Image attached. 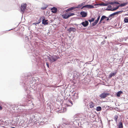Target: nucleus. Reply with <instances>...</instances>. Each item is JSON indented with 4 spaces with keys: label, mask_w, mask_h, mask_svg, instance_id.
I'll list each match as a JSON object with an SVG mask.
<instances>
[{
    "label": "nucleus",
    "mask_w": 128,
    "mask_h": 128,
    "mask_svg": "<svg viewBox=\"0 0 128 128\" xmlns=\"http://www.w3.org/2000/svg\"><path fill=\"white\" fill-rule=\"evenodd\" d=\"M123 12V11L122 10H121V11H119L114 12V13H113L110 14L108 18H110L111 16H114V15H117L119 13H121Z\"/></svg>",
    "instance_id": "nucleus-6"
},
{
    "label": "nucleus",
    "mask_w": 128,
    "mask_h": 128,
    "mask_svg": "<svg viewBox=\"0 0 128 128\" xmlns=\"http://www.w3.org/2000/svg\"><path fill=\"white\" fill-rule=\"evenodd\" d=\"M69 103L70 104H67V106H71L73 105L72 102V101L70 102Z\"/></svg>",
    "instance_id": "nucleus-26"
},
{
    "label": "nucleus",
    "mask_w": 128,
    "mask_h": 128,
    "mask_svg": "<svg viewBox=\"0 0 128 128\" xmlns=\"http://www.w3.org/2000/svg\"><path fill=\"white\" fill-rule=\"evenodd\" d=\"M31 97V96H30L29 95V97H28V98H24L25 99L24 100L26 102V104L22 105V106H28L33 105V103L32 102V101L30 98Z\"/></svg>",
    "instance_id": "nucleus-2"
},
{
    "label": "nucleus",
    "mask_w": 128,
    "mask_h": 128,
    "mask_svg": "<svg viewBox=\"0 0 128 128\" xmlns=\"http://www.w3.org/2000/svg\"><path fill=\"white\" fill-rule=\"evenodd\" d=\"M109 94L108 92H104L100 95V96L102 98H106L107 96L109 95Z\"/></svg>",
    "instance_id": "nucleus-5"
},
{
    "label": "nucleus",
    "mask_w": 128,
    "mask_h": 128,
    "mask_svg": "<svg viewBox=\"0 0 128 128\" xmlns=\"http://www.w3.org/2000/svg\"><path fill=\"white\" fill-rule=\"evenodd\" d=\"M80 14L82 16V17H85L87 15V13L84 12H81Z\"/></svg>",
    "instance_id": "nucleus-11"
},
{
    "label": "nucleus",
    "mask_w": 128,
    "mask_h": 128,
    "mask_svg": "<svg viewBox=\"0 0 128 128\" xmlns=\"http://www.w3.org/2000/svg\"><path fill=\"white\" fill-rule=\"evenodd\" d=\"M25 38H26V39H27L28 40V38L27 37H26Z\"/></svg>",
    "instance_id": "nucleus-43"
},
{
    "label": "nucleus",
    "mask_w": 128,
    "mask_h": 128,
    "mask_svg": "<svg viewBox=\"0 0 128 128\" xmlns=\"http://www.w3.org/2000/svg\"><path fill=\"white\" fill-rule=\"evenodd\" d=\"M98 4L100 6H106L108 5V4H104V2H103L102 3Z\"/></svg>",
    "instance_id": "nucleus-23"
},
{
    "label": "nucleus",
    "mask_w": 128,
    "mask_h": 128,
    "mask_svg": "<svg viewBox=\"0 0 128 128\" xmlns=\"http://www.w3.org/2000/svg\"><path fill=\"white\" fill-rule=\"evenodd\" d=\"M66 108L64 107L62 108L61 109V112H64L66 111Z\"/></svg>",
    "instance_id": "nucleus-21"
},
{
    "label": "nucleus",
    "mask_w": 128,
    "mask_h": 128,
    "mask_svg": "<svg viewBox=\"0 0 128 128\" xmlns=\"http://www.w3.org/2000/svg\"><path fill=\"white\" fill-rule=\"evenodd\" d=\"M106 38H107V37H105V38L106 39Z\"/></svg>",
    "instance_id": "nucleus-47"
},
{
    "label": "nucleus",
    "mask_w": 128,
    "mask_h": 128,
    "mask_svg": "<svg viewBox=\"0 0 128 128\" xmlns=\"http://www.w3.org/2000/svg\"><path fill=\"white\" fill-rule=\"evenodd\" d=\"M123 92L122 91H119L118 92L116 95L118 97H120V94H122Z\"/></svg>",
    "instance_id": "nucleus-20"
},
{
    "label": "nucleus",
    "mask_w": 128,
    "mask_h": 128,
    "mask_svg": "<svg viewBox=\"0 0 128 128\" xmlns=\"http://www.w3.org/2000/svg\"><path fill=\"white\" fill-rule=\"evenodd\" d=\"M114 4H119L120 3L119 2H117L116 1H114L113 2H109L108 3V5L109 4H111V5H113Z\"/></svg>",
    "instance_id": "nucleus-15"
},
{
    "label": "nucleus",
    "mask_w": 128,
    "mask_h": 128,
    "mask_svg": "<svg viewBox=\"0 0 128 128\" xmlns=\"http://www.w3.org/2000/svg\"><path fill=\"white\" fill-rule=\"evenodd\" d=\"M46 8V7H44V8H42V9L43 10H44Z\"/></svg>",
    "instance_id": "nucleus-41"
},
{
    "label": "nucleus",
    "mask_w": 128,
    "mask_h": 128,
    "mask_svg": "<svg viewBox=\"0 0 128 128\" xmlns=\"http://www.w3.org/2000/svg\"><path fill=\"white\" fill-rule=\"evenodd\" d=\"M12 30V29H11V30Z\"/></svg>",
    "instance_id": "nucleus-49"
},
{
    "label": "nucleus",
    "mask_w": 128,
    "mask_h": 128,
    "mask_svg": "<svg viewBox=\"0 0 128 128\" xmlns=\"http://www.w3.org/2000/svg\"><path fill=\"white\" fill-rule=\"evenodd\" d=\"M94 20V18H92L91 20H88L91 23V22L93 21Z\"/></svg>",
    "instance_id": "nucleus-32"
},
{
    "label": "nucleus",
    "mask_w": 128,
    "mask_h": 128,
    "mask_svg": "<svg viewBox=\"0 0 128 128\" xmlns=\"http://www.w3.org/2000/svg\"><path fill=\"white\" fill-rule=\"evenodd\" d=\"M88 22L87 20H85V22H83L80 24H82L84 27H86L88 24Z\"/></svg>",
    "instance_id": "nucleus-7"
},
{
    "label": "nucleus",
    "mask_w": 128,
    "mask_h": 128,
    "mask_svg": "<svg viewBox=\"0 0 128 128\" xmlns=\"http://www.w3.org/2000/svg\"><path fill=\"white\" fill-rule=\"evenodd\" d=\"M59 58V57L57 56H52L51 58H49V60L51 62H53Z\"/></svg>",
    "instance_id": "nucleus-4"
},
{
    "label": "nucleus",
    "mask_w": 128,
    "mask_h": 128,
    "mask_svg": "<svg viewBox=\"0 0 128 128\" xmlns=\"http://www.w3.org/2000/svg\"><path fill=\"white\" fill-rule=\"evenodd\" d=\"M15 128V127H12L11 128Z\"/></svg>",
    "instance_id": "nucleus-45"
},
{
    "label": "nucleus",
    "mask_w": 128,
    "mask_h": 128,
    "mask_svg": "<svg viewBox=\"0 0 128 128\" xmlns=\"http://www.w3.org/2000/svg\"><path fill=\"white\" fill-rule=\"evenodd\" d=\"M99 5V4H96L95 5Z\"/></svg>",
    "instance_id": "nucleus-44"
},
{
    "label": "nucleus",
    "mask_w": 128,
    "mask_h": 128,
    "mask_svg": "<svg viewBox=\"0 0 128 128\" xmlns=\"http://www.w3.org/2000/svg\"><path fill=\"white\" fill-rule=\"evenodd\" d=\"M58 126L59 127H62V126L60 124H59L58 126H55L54 125H52V127H53V128H58Z\"/></svg>",
    "instance_id": "nucleus-19"
},
{
    "label": "nucleus",
    "mask_w": 128,
    "mask_h": 128,
    "mask_svg": "<svg viewBox=\"0 0 128 128\" xmlns=\"http://www.w3.org/2000/svg\"><path fill=\"white\" fill-rule=\"evenodd\" d=\"M117 72V70H115L114 72L113 73V74H114L115 75L116 74Z\"/></svg>",
    "instance_id": "nucleus-35"
},
{
    "label": "nucleus",
    "mask_w": 128,
    "mask_h": 128,
    "mask_svg": "<svg viewBox=\"0 0 128 128\" xmlns=\"http://www.w3.org/2000/svg\"><path fill=\"white\" fill-rule=\"evenodd\" d=\"M96 24L94 22V23H93L92 24V26H94L95 25H96Z\"/></svg>",
    "instance_id": "nucleus-33"
},
{
    "label": "nucleus",
    "mask_w": 128,
    "mask_h": 128,
    "mask_svg": "<svg viewBox=\"0 0 128 128\" xmlns=\"http://www.w3.org/2000/svg\"><path fill=\"white\" fill-rule=\"evenodd\" d=\"M78 115H75L74 117V119L72 122L69 120H64L63 121V125L65 128H71L74 127L78 124V121L80 118Z\"/></svg>",
    "instance_id": "nucleus-1"
},
{
    "label": "nucleus",
    "mask_w": 128,
    "mask_h": 128,
    "mask_svg": "<svg viewBox=\"0 0 128 128\" xmlns=\"http://www.w3.org/2000/svg\"><path fill=\"white\" fill-rule=\"evenodd\" d=\"M73 98L74 100L78 99V93L76 92L74 93L73 96Z\"/></svg>",
    "instance_id": "nucleus-8"
},
{
    "label": "nucleus",
    "mask_w": 128,
    "mask_h": 128,
    "mask_svg": "<svg viewBox=\"0 0 128 128\" xmlns=\"http://www.w3.org/2000/svg\"><path fill=\"white\" fill-rule=\"evenodd\" d=\"M100 16L99 15L98 16V17L97 20H98L99 21V20L100 19Z\"/></svg>",
    "instance_id": "nucleus-36"
},
{
    "label": "nucleus",
    "mask_w": 128,
    "mask_h": 128,
    "mask_svg": "<svg viewBox=\"0 0 128 128\" xmlns=\"http://www.w3.org/2000/svg\"><path fill=\"white\" fill-rule=\"evenodd\" d=\"M94 8V6L91 5L87 4L83 6V8Z\"/></svg>",
    "instance_id": "nucleus-9"
},
{
    "label": "nucleus",
    "mask_w": 128,
    "mask_h": 128,
    "mask_svg": "<svg viewBox=\"0 0 128 128\" xmlns=\"http://www.w3.org/2000/svg\"><path fill=\"white\" fill-rule=\"evenodd\" d=\"M51 10H52V13H55L57 12V9L56 8L53 7L51 8Z\"/></svg>",
    "instance_id": "nucleus-13"
},
{
    "label": "nucleus",
    "mask_w": 128,
    "mask_h": 128,
    "mask_svg": "<svg viewBox=\"0 0 128 128\" xmlns=\"http://www.w3.org/2000/svg\"><path fill=\"white\" fill-rule=\"evenodd\" d=\"M46 65H47V67L48 68H49V65L48 62H46Z\"/></svg>",
    "instance_id": "nucleus-38"
},
{
    "label": "nucleus",
    "mask_w": 128,
    "mask_h": 128,
    "mask_svg": "<svg viewBox=\"0 0 128 128\" xmlns=\"http://www.w3.org/2000/svg\"><path fill=\"white\" fill-rule=\"evenodd\" d=\"M2 107L1 106H0V110H2Z\"/></svg>",
    "instance_id": "nucleus-40"
},
{
    "label": "nucleus",
    "mask_w": 128,
    "mask_h": 128,
    "mask_svg": "<svg viewBox=\"0 0 128 128\" xmlns=\"http://www.w3.org/2000/svg\"><path fill=\"white\" fill-rule=\"evenodd\" d=\"M115 76V75L114 74H113V73H111L110 74V75H109V78H112V76Z\"/></svg>",
    "instance_id": "nucleus-30"
},
{
    "label": "nucleus",
    "mask_w": 128,
    "mask_h": 128,
    "mask_svg": "<svg viewBox=\"0 0 128 128\" xmlns=\"http://www.w3.org/2000/svg\"><path fill=\"white\" fill-rule=\"evenodd\" d=\"M101 108L100 106H98L96 108V110L97 111H99L101 110Z\"/></svg>",
    "instance_id": "nucleus-24"
},
{
    "label": "nucleus",
    "mask_w": 128,
    "mask_h": 128,
    "mask_svg": "<svg viewBox=\"0 0 128 128\" xmlns=\"http://www.w3.org/2000/svg\"><path fill=\"white\" fill-rule=\"evenodd\" d=\"M62 16L64 18L67 19L69 17L68 14L66 13L64 14H63L62 15Z\"/></svg>",
    "instance_id": "nucleus-16"
},
{
    "label": "nucleus",
    "mask_w": 128,
    "mask_h": 128,
    "mask_svg": "<svg viewBox=\"0 0 128 128\" xmlns=\"http://www.w3.org/2000/svg\"><path fill=\"white\" fill-rule=\"evenodd\" d=\"M112 8V6H110V5H109L108 6V8H107L108 9Z\"/></svg>",
    "instance_id": "nucleus-34"
},
{
    "label": "nucleus",
    "mask_w": 128,
    "mask_h": 128,
    "mask_svg": "<svg viewBox=\"0 0 128 128\" xmlns=\"http://www.w3.org/2000/svg\"><path fill=\"white\" fill-rule=\"evenodd\" d=\"M119 7H120L119 6H118L116 7L115 8H114L113 9H112V8H110V9L106 8V10L107 11H114L115 10H116L117 9H118V8Z\"/></svg>",
    "instance_id": "nucleus-10"
},
{
    "label": "nucleus",
    "mask_w": 128,
    "mask_h": 128,
    "mask_svg": "<svg viewBox=\"0 0 128 128\" xmlns=\"http://www.w3.org/2000/svg\"><path fill=\"white\" fill-rule=\"evenodd\" d=\"M76 77H77V76H78V75H77V76H76Z\"/></svg>",
    "instance_id": "nucleus-50"
},
{
    "label": "nucleus",
    "mask_w": 128,
    "mask_h": 128,
    "mask_svg": "<svg viewBox=\"0 0 128 128\" xmlns=\"http://www.w3.org/2000/svg\"><path fill=\"white\" fill-rule=\"evenodd\" d=\"M102 20H101V19H100V22H99V24H100L101 22H102Z\"/></svg>",
    "instance_id": "nucleus-39"
},
{
    "label": "nucleus",
    "mask_w": 128,
    "mask_h": 128,
    "mask_svg": "<svg viewBox=\"0 0 128 128\" xmlns=\"http://www.w3.org/2000/svg\"><path fill=\"white\" fill-rule=\"evenodd\" d=\"M27 4L26 3H23L21 4L20 8V12L22 14L24 12L26 9Z\"/></svg>",
    "instance_id": "nucleus-3"
},
{
    "label": "nucleus",
    "mask_w": 128,
    "mask_h": 128,
    "mask_svg": "<svg viewBox=\"0 0 128 128\" xmlns=\"http://www.w3.org/2000/svg\"><path fill=\"white\" fill-rule=\"evenodd\" d=\"M128 4L127 2H124L123 3L121 4L120 5V6L122 7L125 6H126Z\"/></svg>",
    "instance_id": "nucleus-22"
},
{
    "label": "nucleus",
    "mask_w": 128,
    "mask_h": 128,
    "mask_svg": "<svg viewBox=\"0 0 128 128\" xmlns=\"http://www.w3.org/2000/svg\"><path fill=\"white\" fill-rule=\"evenodd\" d=\"M48 21V20L43 19L42 20V24L44 25H47L48 24V22H47Z\"/></svg>",
    "instance_id": "nucleus-14"
},
{
    "label": "nucleus",
    "mask_w": 128,
    "mask_h": 128,
    "mask_svg": "<svg viewBox=\"0 0 128 128\" xmlns=\"http://www.w3.org/2000/svg\"><path fill=\"white\" fill-rule=\"evenodd\" d=\"M109 20V18H108L106 19V20L108 21Z\"/></svg>",
    "instance_id": "nucleus-42"
},
{
    "label": "nucleus",
    "mask_w": 128,
    "mask_h": 128,
    "mask_svg": "<svg viewBox=\"0 0 128 128\" xmlns=\"http://www.w3.org/2000/svg\"><path fill=\"white\" fill-rule=\"evenodd\" d=\"M124 21L125 22H128V18H125L124 19Z\"/></svg>",
    "instance_id": "nucleus-29"
},
{
    "label": "nucleus",
    "mask_w": 128,
    "mask_h": 128,
    "mask_svg": "<svg viewBox=\"0 0 128 128\" xmlns=\"http://www.w3.org/2000/svg\"><path fill=\"white\" fill-rule=\"evenodd\" d=\"M40 22H38V23H37V24H38L40 23Z\"/></svg>",
    "instance_id": "nucleus-48"
},
{
    "label": "nucleus",
    "mask_w": 128,
    "mask_h": 128,
    "mask_svg": "<svg viewBox=\"0 0 128 128\" xmlns=\"http://www.w3.org/2000/svg\"><path fill=\"white\" fill-rule=\"evenodd\" d=\"M118 118V116L117 115H115L114 117V120L116 122H117V119Z\"/></svg>",
    "instance_id": "nucleus-25"
},
{
    "label": "nucleus",
    "mask_w": 128,
    "mask_h": 128,
    "mask_svg": "<svg viewBox=\"0 0 128 128\" xmlns=\"http://www.w3.org/2000/svg\"><path fill=\"white\" fill-rule=\"evenodd\" d=\"M68 14L69 17H70L71 16H73L74 14L73 13H70L69 14Z\"/></svg>",
    "instance_id": "nucleus-31"
},
{
    "label": "nucleus",
    "mask_w": 128,
    "mask_h": 128,
    "mask_svg": "<svg viewBox=\"0 0 128 128\" xmlns=\"http://www.w3.org/2000/svg\"><path fill=\"white\" fill-rule=\"evenodd\" d=\"M107 17L105 16H102L101 18V20H103L104 19L106 18Z\"/></svg>",
    "instance_id": "nucleus-27"
},
{
    "label": "nucleus",
    "mask_w": 128,
    "mask_h": 128,
    "mask_svg": "<svg viewBox=\"0 0 128 128\" xmlns=\"http://www.w3.org/2000/svg\"><path fill=\"white\" fill-rule=\"evenodd\" d=\"M98 20H96L94 22L96 24H97L98 23Z\"/></svg>",
    "instance_id": "nucleus-37"
},
{
    "label": "nucleus",
    "mask_w": 128,
    "mask_h": 128,
    "mask_svg": "<svg viewBox=\"0 0 128 128\" xmlns=\"http://www.w3.org/2000/svg\"><path fill=\"white\" fill-rule=\"evenodd\" d=\"M74 76H75V77L76 76V75H74Z\"/></svg>",
    "instance_id": "nucleus-46"
},
{
    "label": "nucleus",
    "mask_w": 128,
    "mask_h": 128,
    "mask_svg": "<svg viewBox=\"0 0 128 128\" xmlns=\"http://www.w3.org/2000/svg\"><path fill=\"white\" fill-rule=\"evenodd\" d=\"M118 126V128H123V126L122 122H119Z\"/></svg>",
    "instance_id": "nucleus-18"
},
{
    "label": "nucleus",
    "mask_w": 128,
    "mask_h": 128,
    "mask_svg": "<svg viewBox=\"0 0 128 128\" xmlns=\"http://www.w3.org/2000/svg\"><path fill=\"white\" fill-rule=\"evenodd\" d=\"M24 84H25V83H24Z\"/></svg>",
    "instance_id": "nucleus-51"
},
{
    "label": "nucleus",
    "mask_w": 128,
    "mask_h": 128,
    "mask_svg": "<svg viewBox=\"0 0 128 128\" xmlns=\"http://www.w3.org/2000/svg\"><path fill=\"white\" fill-rule=\"evenodd\" d=\"M74 8H75L74 7H72L68 9L67 10L68 11H70L71 10H72L74 9Z\"/></svg>",
    "instance_id": "nucleus-28"
},
{
    "label": "nucleus",
    "mask_w": 128,
    "mask_h": 128,
    "mask_svg": "<svg viewBox=\"0 0 128 128\" xmlns=\"http://www.w3.org/2000/svg\"><path fill=\"white\" fill-rule=\"evenodd\" d=\"M76 29L75 28L72 27L70 28L68 30V31L69 32H70L72 31H73V32H74L76 31Z\"/></svg>",
    "instance_id": "nucleus-12"
},
{
    "label": "nucleus",
    "mask_w": 128,
    "mask_h": 128,
    "mask_svg": "<svg viewBox=\"0 0 128 128\" xmlns=\"http://www.w3.org/2000/svg\"><path fill=\"white\" fill-rule=\"evenodd\" d=\"M94 106V104L93 102H90L89 103V106L90 108H93Z\"/></svg>",
    "instance_id": "nucleus-17"
}]
</instances>
